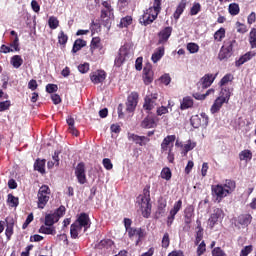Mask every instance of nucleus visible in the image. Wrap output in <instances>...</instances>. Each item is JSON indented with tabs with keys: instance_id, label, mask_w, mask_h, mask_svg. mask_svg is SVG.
Masks as SVG:
<instances>
[{
	"instance_id": "1",
	"label": "nucleus",
	"mask_w": 256,
	"mask_h": 256,
	"mask_svg": "<svg viewBox=\"0 0 256 256\" xmlns=\"http://www.w3.org/2000/svg\"><path fill=\"white\" fill-rule=\"evenodd\" d=\"M235 181L226 180L224 184L212 185V197H215L217 203H221L225 197L235 191Z\"/></svg>"
},
{
	"instance_id": "2",
	"label": "nucleus",
	"mask_w": 256,
	"mask_h": 256,
	"mask_svg": "<svg viewBox=\"0 0 256 256\" xmlns=\"http://www.w3.org/2000/svg\"><path fill=\"white\" fill-rule=\"evenodd\" d=\"M89 227H91V219H89V215L87 213H81L70 227V235L72 239H77L79 233H81L83 229L85 233Z\"/></svg>"
},
{
	"instance_id": "3",
	"label": "nucleus",
	"mask_w": 256,
	"mask_h": 256,
	"mask_svg": "<svg viewBox=\"0 0 256 256\" xmlns=\"http://www.w3.org/2000/svg\"><path fill=\"white\" fill-rule=\"evenodd\" d=\"M159 13H161V0H154L153 7L144 11V14L139 19V23L147 27V25H151L157 19Z\"/></svg>"
},
{
	"instance_id": "4",
	"label": "nucleus",
	"mask_w": 256,
	"mask_h": 256,
	"mask_svg": "<svg viewBox=\"0 0 256 256\" xmlns=\"http://www.w3.org/2000/svg\"><path fill=\"white\" fill-rule=\"evenodd\" d=\"M100 19L103 27H106V29L109 31V29H111V24L115 19V15L113 14V7L111 6L110 2H102Z\"/></svg>"
},
{
	"instance_id": "5",
	"label": "nucleus",
	"mask_w": 256,
	"mask_h": 256,
	"mask_svg": "<svg viewBox=\"0 0 256 256\" xmlns=\"http://www.w3.org/2000/svg\"><path fill=\"white\" fill-rule=\"evenodd\" d=\"M151 192L149 191V187L144 188L143 195H139L137 197V203L140 205L142 209V215L146 219H149L151 215Z\"/></svg>"
},
{
	"instance_id": "6",
	"label": "nucleus",
	"mask_w": 256,
	"mask_h": 256,
	"mask_svg": "<svg viewBox=\"0 0 256 256\" xmlns=\"http://www.w3.org/2000/svg\"><path fill=\"white\" fill-rule=\"evenodd\" d=\"M229 99H231V90L227 87L222 88L220 96L215 99L210 108L212 115L219 113V111H221V107H223L225 103H229Z\"/></svg>"
},
{
	"instance_id": "7",
	"label": "nucleus",
	"mask_w": 256,
	"mask_h": 256,
	"mask_svg": "<svg viewBox=\"0 0 256 256\" xmlns=\"http://www.w3.org/2000/svg\"><path fill=\"white\" fill-rule=\"evenodd\" d=\"M49 195H51V189H49V186L43 185L39 188L37 197H38V209H45V206L47 203H49Z\"/></svg>"
},
{
	"instance_id": "8",
	"label": "nucleus",
	"mask_w": 256,
	"mask_h": 256,
	"mask_svg": "<svg viewBox=\"0 0 256 256\" xmlns=\"http://www.w3.org/2000/svg\"><path fill=\"white\" fill-rule=\"evenodd\" d=\"M128 57H131V50L127 46H122L114 60L115 67H121L127 61Z\"/></svg>"
},
{
	"instance_id": "9",
	"label": "nucleus",
	"mask_w": 256,
	"mask_h": 256,
	"mask_svg": "<svg viewBox=\"0 0 256 256\" xmlns=\"http://www.w3.org/2000/svg\"><path fill=\"white\" fill-rule=\"evenodd\" d=\"M223 217H225V213L221 210V208H215L207 221V226L210 229H213V227H215L219 221H223Z\"/></svg>"
},
{
	"instance_id": "10",
	"label": "nucleus",
	"mask_w": 256,
	"mask_h": 256,
	"mask_svg": "<svg viewBox=\"0 0 256 256\" xmlns=\"http://www.w3.org/2000/svg\"><path fill=\"white\" fill-rule=\"evenodd\" d=\"M192 127L199 129V127H207L209 125V117L207 114L202 113L201 116H192L190 119Z\"/></svg>"
},
{
	"instance_id": "11",
	"label": "nucleus",
	"mask_w": 256,
	"mask_h": 256,
	"mask_svg": "<svg viewBox=\"0 0 256 256\" xmlns=\"http://www.w3.org/2000/svg\"><path fill=\"white\" fill-rule=\"evenodd\" d=\"M157 97H159L157 93H152L145 97V102L143 105V108L145 109V111L149 112V111H152V109H155V107H157L158 105Z\"/></svg>"
},
{
	"instance_id": "12",
	"label": "nucleus",
	"mask_w": 256,
	"mask_h": 256,
	"mask_svg": "<svg viewBox=\"0 0 256 256\" xmlns=\"http://www.w3.org/2000/svg\"><path fill=\"white\" fill-rule=\"evenodd\" d=\"M137 103H139V94L137 92H132L126 102V111L128 113H133L137 107Z\"/></svg>"
},
{
	"instance_id": "13",
	"label": "nucleus",
	"mask_w": 256,
	"mask_h": 256,
	"mask_svg": "<svg viewBox=\"0 0 256 256\" xmlns=\"http://www.w3.org/2000/svg\"><path fill=\"white\" fill-rule=\"evenodd\" d=\"M175 139H177L175 135L166 136L161 143V152L167 153V151H173Z\"/></svg>"
},
{
	"instance_id": "14",
	"label": "nucleus",
	"mask_w": 256,
	"mask_h": 256,
	"mask_svg": "<svg viewBox=\"0 0 256 256\" xmlns=\"http://www.w3.org/2000/svg\"><path fill=\"white\" fill-rule=\"evenodd\" d=\"M75 175L80 185H85V183H87V176L85 174V163L80 162L79 164H77L75 168Z\"/></svg>"
},
{
	"instance_id": "15",
	"label": "nucleus",
	"mask_w": 256,
	"mask_h": 256,
	"mask_svg": "<svg viewBox=\"0 0 256 256\" xmlns=\"http://www.w3.org/2000/svg\"><path fill=\"white\" fill-rule=\"evenodd\" d=\"M128 140L132 141L136 145H139L140 147H145V145L151 141V139H149L147 136H139L133 133H128Z\"/></svg>"
},
{
	"instance_id": "16",
	"label": "nucleus",
	"mask_w": 256,
	"mask_h": 256,
	"mask_svg": "<svg viewBox=\"0 0 256 256\" xmlns=\"http://www.w3.org/2000/svg\"><path fill=\"white\" fill-rule=\"evenodd\" d=\"M153 66L151 63H147L143 68V82L145 85L153 83Z\"/></svg>"
},
{
	"instance_id": "17",
	"label": "nucleus",
	"mask_w": 256,
	"mask_h": 256,
	"mask_svg": "<svg viewBox=\"0 0 256 256\" xmlns=\"http://www.w3.org/2000/svg\"><path fill=\"white\" fill-rule=\"evenodd\" d=\"M172 33H173V27H171V26H167L164 29H162L158 33V39H159L158 43L160 45L167 43V41H169V37H171Z\"/></svg>"
},
{
	"instance_id": "18",
	"label": "nucleus",
	"mask_w": 256,
	"mask_h": 256,
	"mask_svg": "<svg viewBox=\"0 0 256 256\" xmlns=\"http://www.w3.org/2000/svg\"><path fill=\"white\" fill-rule=\"evenodd\" d=\"M90 79L92 83L95 85H99V83H103L105 79H107V73L105 70H97L90 74Z\"/></svg>"
},
{
	"instance_id": "19",
	"label": "nucleus",
	"mask_w": 256,
	"mask_h": 256,
	"mask_svg": "<svg viewBox=\"0 0 256 256\" xmlns=\"http://www.w3.org/2000/svg\"><path fill=\"white\" fill-rule=\"evenodd\" d=\"M127 233L130 239H132V237H138L136 245H139V241L145 237V231L141 228H130L128 229Z\"/></svg>"
},
{
	"instance_id": "20",
	"label": "nucleus",
	"mask_w": 256,
	"mask_h": 256,
	"mask_svg": "<svg viewBox=\"0 0 256 256\" xmlns=\"http://www.w3.org/2000/svg\"><path fill=\"white\" fill-rule=\"evenodd\" d=\"M251 221H253L251 214H241L236 219L237 224L244 227L251 225Z\"/></svg>"
},
{
	"instance_id": "21",
	"label": "nucleus",
	"mask_w": 256,
	"mask_h": 256,
	"mask_svg": "<svg viewBox=\"0 0 256 256\" xmlns=\"http://www.w3.org/2000/svg\"><path fill=\"white\" fill-rule=\"evenodd\" d=\"M195 217V209L193 206H188L184 211V222L186 225H191L193 218Z\"/></svg>"
},
{
	"instance_id": "22",
	"label": "nucleus",
	"mask_w": 256,
	"mask_h": 256,
	"mask_svg": "<svg viewBox=\"0 0 256 256\" xmlns=\"http://www.w3.org/2000/svg\"><path fill=\"white\" fill-rule=\"evenodd\" d=\"M217 74H205L204 77L201 78L202 87L207 89V87H211L213 85V81H215Z\"/></svg>"
},
{
	"instance_id": "23",
	"label": "nucleus",
	"mask_w": 256,
	"mask_h": 256,
	"mask_svg": "<svg viewBox=\"0 0 256 256\" xmlns=\"http://www.w3.org/2000/svg\"><path fill=\"white\" fill-rule=\"evenodd\" d=\"M255 55L256 53L253 51L247 52L236 61V67H241V65L247 63V61H251L252 57H255Z\"/></svg>"
},
{
	"instance_id": "24",
	"label": "nucleus",
	"mask_w": 256,
	"mask_h": 256,
	"mask_svg": "<svg viewBox=\"0 0 256 256\" xmlns=\"http://www.w3.org/2000/svg\"><path fill=\"white\" fill-rule=\"evenodd\" d=\"M163 55H165V48L164 47H159L157 50L152 54V61L153 63H157L158 61H161L163 58Z\"/></svg>"
},
{
	"instance_id": "25",
	"label": "nucleus",
	"mask_w": 256,
	"mask_h": 256,
	"mask_svg": "<svg viewBox=\"0 0 256 256\" xmlns=\"http://www.w3.org/2000/svg\"><path fill=\"white\" fill-rule=\"evenodd\" d=\"M185 7H187V1L182 0L179 5L176 8V11L174 12V19H179L181 15H183V11H185Z\"/></svg>"
},
{
	"instance_id": "26",
	"label": "nucleus",
	"mask_w": 256,
	"mask_h": 256,
	"mask_svg": "<svg viewBox=\"0 0 256 256\" xmlns=\"http://www.w3.org/2000/svg\"><path fill=\"white\" fill-rule=\"evenodd\" d=\"M58 221H59V219L54 213L47 214L45 216V225H46V227H53V225H55V223H57Z\"/></svg>"
},
{
	"instance_id": "27",
	"label": "nucleus",
	"mask_w": 256,
	"mask_h": 256,
	"mask_svg": "<svg viewBox=\"0 0 256 256\" xmlns=\"http://www.w3.org/2000/svg\"><path fill=\"white\" fill-rule=\"evenodd\" d=\"M155 125V119L150 116L146 117L141 123V127H143V129H153Z\"/></svg>"
},
{
	"instance_id": "28",
	"label": "nucleus",
	"mask_w": 256,
	"mask_h": 256,
	"mask_svg": "<svg viewBox=\"0 0 256 256\" xmlns=\"http://www.w3.org/2000/svg\"><path fill=\"white\" fill-rule=\"evenodd\" d=\"M239 159L240 161H245L246 163H249L251 159H253V153L251 150H243L239 153Z\"/></svg>"
},
{
	"instance_id": "29",
	"label": "nucleus",
	"mask_w": 256,
	"mask_h": 256,
	"mask_svg": "<svg viewBox=\"0 0 256 256\" xmlns=\"http://www.w3.org/2000/svg\"><path fill=\"white\" fill-rule=\"evenodd\" d=\"M10 64L12 67H14V69H19V67L23 65V58L19 55H14L10 59Z\"/></svg>"
},
{
	"instance_id": "30",
	"label": "nucleus",
	"mask_w": 256,
	"mask_h": 256,
	"mask_svg": "<svg viewBox=\"0 0 256 256\" xmlns=\"http://www.w3.org/2000/svg\"><path fill=\"white\" fill-rule=\"evenodd\" d=\"M97 249H111L113 247V240L104 239L97 244Z\"/></svg>"
},
{
	"instance_id": "31",
	"label": "nucleus",
	"mask_w": 256,
	"mask_h": 256,
	"mask_svg": "<svg viewBox=\"0 0 256 256\" xmlns=\"http://www.w3.org/2000/svg\"><path fill=\"white\" fill-rule=\"evenodd\" d=\"M85 45H87V42L83 39H77L74 42L73 48H72V53H77V51H81V49H83V47H85Z\"/></svg>"
},
{
	"instance_id": "32",
	"label": "nucleus",
	"mask_w": 256,
	"mask_h": 256,
	"mask_svg": "<svg viewBox=\"0 0 256 256\" xmlns=\"http://www.w3.org/2000/svg\"><path fill=\"white\" fill-rule=\"evenodd\" d=\"M193 107V99L191 97H184L181 105H180V109L185 110V109H189Z\"/></svg>"
},
{
	"instance_id": "33",
	"label": "nucleus",
	"mask_w": 256,
	"mask_h": 256,
	"mask_svg": "<svg viewBox=\"0 0 256 256\" xmlns=\"http://www.w3.org/2000/svg\"><path fill=\"white\" fill-rule=\"evenodd\" d=\"M231 54H232V52H230L229 50H226V48H224L222 46V48L220 49V52L218 54V59L220 61H223L225 59H229V57H231Z\"/></svg>"
},
{
	"instance_id": "34",
	"label": "nucleus",
	"mask_w": 256,
	"mask_h": 256,
	"mask_svg": "<svg viewBox=\"0 0 256 256\" xmlns=\"http://www.w3.org/2000/svg\"><path fill=\"white\" fill-rule=\"evenodd\" d=\"M181 207H183V201L178 200L177 202L174 203L173 208L170 210V215L174 216L181 211Z\"/></svg>"
},
{
	"instance_id": "35",
	"label": "nucleus",
	"mask_w": 256,
	"mask_h": 256,
	"mask_svg": "<svg viewBox=\"0 0 256 256\" xmlns=\"http://www.w3.org/2000/svg\"><path fill=\"white\" fill-rule=\"evenodd\" d=\"M53 161H48V169H53V167H59V152H55L53 157Z\"/></svg>"
},
{
	"instance_id": "36",
	"label": "nucleus",
	"mask_w": 256,
	"mask_h": 256,
	"mask_svg": "<svg viewBox=\"0 0 256 256\" xmlns=\"http://www.w3.org/2000/svg\"><path fill=\"white\" fill-rule=\"evenodd\" d=\"M6 231H5V235L7 237V239H11V235H13V220L9 221V219H6Z\"/></svg>"
},
{
	"instance_id": "37",
	"label": "nucleus",
	"mask_w": 256,
	"mask_h": 256,
	"mask_svg": "<svg viewBox=\"0 0 256 256\" xmlns=\"http://www.w3.org/2000/svg\"><path fill=\"white\" fill-rule=\"evenodd\" d=\"M34 169L39 173H45V160H37L34 163Z\"/></svg>"
},
{
	"instance_id": "38",
	"label": "nucleus",
	"mask_w": 256,
	"mask_h": 256,
	"mask_svg": "<svg viewBox=\"0 0 256 256\" xmlns=\"http://www.w3.org/2000/svg\"><path fill=\"white\" fill-rule=\"evenodd\" d=\"M215 41L221 42L225 39V28H220L214 33Z\"/></svg>"
},
{
	"instance_id": "39",
	"label": "nucleus",
	"mask_w": 256,
	"mask_h": 256,
	"mask_svg": "<svg viewBox=\"0 0 256 256\" xmlns=\"http://www.w3.org/2000/svg\"><path fill=\"white\" fill-rule=\"evenodd\" d=\"M249 42L252 49H256V29L253 28L250 32Z\"/></svg>"
},
{
	"instance_id": "40",
	"label": "nucleus",
	"mask_w": 256,
	"mask_h": 256,
	"mask_svg": "<svg viewBox=\"0 0 256 256\" xmlns=\"http://www.w3.org/2000/svg\"><path fill=\"white\" fill-rule=\"evenodd\" d=\"M67 41H69V37L67 36V34H65V32L63 31H60L58 35V43L60 45H67Z\"/></svg>"
},
{
	"instance_id": "41",
	"label": "nucleus",
	"mask_w": 256,
	"mask_h": 256,
	"mask_svg": "<svg viewBox=\"0 0 256 256\" xmlns=\"http://www.w3.org/2000/svg\"><path fill=\"white\" fill-rule=\"evenodd\" d=\"M48 25L50 29H57L59 27V20L55 16H51L48 20Z\"/></svg>"
},
{
	"instance_id": "42",
	"label": "nucleus",
	"mask_w": 256,
	"mask_h": 256,
	"mask_svg": "<svg viewBox=\"0 0 256 256\" xmlns=\"http://www.w3.org/2000/svg\"><path fill=\"white\" fill-rule=\"evenodd\" d=\"M201 11V4L199 2H195L190 9V15L195 16Z\"/></svg>"
},
{
	"instance_id": "43",
	"label": "nucleus",
	"mask_w": 256,
	"mask_h": 256,
	"mask_svg": "<svg viewBox=\"0 0 256 256\" xmlns=\"http://www.w3.org/2000/svg\"><path fill=\"white\" fill-rule=\"evenodd\" d=\"M228 11H229L230 15H239V11H240L239 4H235V3L230 4Z\"/></svg>"
},
{
	"instance_id": "44",
	"label": "nucleus",
	"mask_w": 256,
	"mask_h": 256,
	"mask_svg": "<svg viewBox=\"0 0 256 256\" xmlns=\"http://www.w3.org/2000/svg\"><path fill=\"white\" fill-rule=\"evenodd\" d=\"M187 49L189 53H192V54L199 53V46L197 45V43H193V42L188 43Z\"/></svg>"
},
{
	"instance_id": "45",
	"label": "nucleus",
	"mask_w": 256,
	"mask_h": 256,
	"mask_svg": "<svg viewBox=\"0 0 256 256\" xmlns=\"http://www.w3.org/2000/svg\"><path fill=\"white\" fill-rule=\"evenodd\" d=\"M195 147H197V143L188 140L187 143L184 145V151L185 153H189V151H193V149H195Z\"/></svg>"
},
{
	"instance_id": "46",
	"label": "nucleus",
	"mask_w": 256,
	"mask_h": 256,
	"mask_svg": "<svg viewBox=\"0 0 256 256\" xmlns=\"http://www.w3.org/2000/svg\"><path fill=\"white\" fill-rule=\"evenodd\" d=\"M39 233H44L45 235H53V233H55V229L51 228V226H41Z\"/></svg>"
},
{
	"instance_id": "47",
	"label": "nucleus",
	"mask_w": 256,
	"mask_h": 256,
	"mask_svg": "<svg viewBox=\"0 0 256 256\" xmlns=\"http://www.w3.org/2000/svg\"><path fill=\"white\" fill-rule=\"evenodd\" d=\"M132 22H133V18H131V16H126L121 19L120 27H129V25H131Z\"/></svg>"
},
{
	"instance_id": "48",
	"label": "nucleus",
	"mask_w": 256,
	"mask_h": 256,
	"mask_svg": "<svg viewBox=\"0 0 256 256\" xmlns=\"http://www.w3.org/2000/svg\"><path fill=\"white\" fill-rule=\"evenodd\" d=\"M231 81H233V75L231 74H226L220 81V86L221 87H225V85H227V83H231Z\"/></svg>"
},
{
	"instance_id": "49",
	"label": "nucleus",
	"mask_w": 256,
	"mask_h": 256,
	"mask_svg": "<svg viewBox=\"0 0 256 256\" xmlns=\"http://www.w3.org/2000/svg\"><path fill=\"white\" fill-rule=\"evenodd\" d=\"M161 177H162V179L169 181L171 179V169H169V168L162 169Z\"/></svg>"
},
{
	"instance_id": "50",
	"label": "nucleus",
	"mask_w": 256,
	"mask_h": 256,
	"mask_svg": "<svg viewBox=\"0 0 256 256\" xmlns=\"http://www.w3.org/2000/svg\"><path fill=\"white\" fill-rule=\"evenodd\" d=\"M8 203H10L12 207H17V205H19V198L13 196V194H9Z\"/></svg>"
},
{
	"instance_id": "51",
	"label": "nucleus",
	"mask_w": 256,
	"mask_h": 256,
	"mask_svg": "<svg viewBox=\"0 0 256 256\" xmlns=\"http://www.w3.org/2000/svg\"><path fill=\"white\" fill-rule=\"evenodd\" d=\"M237 43L235 40H228L225 42L224 46H222L224 49L229 50L231 53H233V46Z\"/></svg>"
},
{
	"instance_id": "52",
	"label": "nucleus",
	"mask_w": 256,
	"mask_h": 256,
	"mask_svg": "<svg viewBox=\"0 0 256 256\" xmlns=\"http://www.w3.org/2000/svg\"><path fill=\"white\" fill-rule=\"evenodd\" d=\"M205 251H207V247L205 245V241H202L197 248V256H201L203 255V253H205Z\"/></svg>"
},
{
	"instance_id": "53",
	"label": "nucleus",
	"mask_w": 256,
	"mask_h": 256,
	"mask_svg": "<svg viewBox=\"0 0 256 256\" xmlns=\"http://www.w3.org/2000/svg\"><path fill=\"white\" fill-rule=\"evenodd\" d=\"M11 107V101L6 100L3 102H0V112L7 111Z\"/></svg>"
},
{
	"instance_id": "54",
	"label": "nucleus",
	"mask_w": 256,
	"mask_h": 256,
	"mask_svg": "<svg viewBox=\"0 0 256 256\" xmlns=\"http://www.w3.org/2000/svg\"><path fill=\"white\" fill-rule=\"evenodd\" d=\"M169 244H170L169 233H165L162 238V247L164 249H167V247H169Z\"/></svg>"
},
{
	"instance_id": "55",
	"label": "nucleus",
	"mask_w": 256,
	"mask_h": 256,
	"mask_svg": "<svg viewBox=\"0 0 256 256\" xmlns=\"http://www.w3.org/2000/svg\"><path fill=\"white\" fill-rule=\"evenodd\" d=\"M54 215L56 217H58V221L59 219H61V217H63V215H65V206H60L55 212Z\"/></svg>"
},
{
	"instance_id": "56",
	"label": "nucleus",
	"mask_w": 256,
	"mask_h": 256,
	"mask_svg": "<svg viewBox=\"0 0 256 256\" xmlns=\"http://www.w3.org/2000/svg\"><path fill=\"white\" fill-rule=\"evenodd\" d=\"M10 47L14 49V51H20L19 48V36H16L14 40L11 42Z\"/></svg>"
},
{
	"instance_id": "57",
	"label": "nucleus",
	"mask_w": 256,
	"mask_h": 256,
	"mask_svg": "<svg viewBox=\"0 0 256 256\" xmlns=\"http://www.w3.org/2000/svg\"><path fill=\"white\" fill-rule=\"evenodd\" d=\"M166 207H167V202L166 201L159 202L158 212H159L160 215H165V208Z\"/></svg>"
},
{
	"instance_id": "58",
	"label": "nucleus",
	"mask_w": 256,
	"mask_h": 256,
	"mask_svg": "<svg viewBox=\"0 0 256 256\" xmlns=\"http://www.w3.org/2000/svg\"><path fill=\"white\" fill-rule=\"evenodd\" d=\"M103 166L105 167V169H107V171H111V169H113V163H111V159L104 158Z\"/></svg>"
},
{
	"instance_id": "59",
	"label": "nucleus",
	"mask_w": 256,
	"mask_h": 256,
	"mask_svg": "<svg viewBox=\"0 0 256 256\" xmlns=\"http://www.w3.org/2000/svg\"><path fill=\"white\" fill-rule=\"evenodd\" d=\"M31 8L34 11V13H39L41 11V6L39 5V2L36 0L31 1Z\"/></svg>"
},
{
	"instance_id": "60",
	"label": "nucleus",
	"mask_w": 256,
	"mask_h": 256,
	"mask_svg": "<svg viewBox=\"0 0 256 256\" xmlns=\"http://www.w3.org/2000/svg\"><path fill=\"white\" fill-rule=\"evenodd\" d=\"M251 251H253V246L251 245L246 246L241 250L240 256H247L249 255V253H251Z\"/></svg>"
},
{
	"instance_id": "61",
	"label": "nucleus",
	"mask_w": 256,
	"mask_h": 256,
	"mask_svg": "<svg viewBox=\"0 0 256 256\" xmlns=\"http://www.w3.org/2000/svg\"><path fill=\"white\" fill-rule=\"evenodd\" d=\"M203 239V230H197L196 231V238H195V245H198L201 243Z\"/></svg>"
},
{
	"instance_id": "62",
	"label": "nucleus",
	"mask_w": 256,
	"mask_h": 256,
	"mask_svg": "<svg viewBox=\"0 0 256 256\" xmlns=\"http://www.w3.org/2000/svg\"><path fill=\"white\" fill-rule=\"evenodd\" d=\"M78 71L80 73H87L89 71V63L80 64L78 66Z\"/></svg>"
},
{
	"instance_id": "63",
	"label": "nucleus",
	"mask_w": 256,
	"mask_h": 256,
	"mask_svg": "<svg viewBox=\"0 0 256 256\" xmlns=\"http://www.w3.org/2000/svg\"><path fill=\"white\" fill-rule=\"evenodd\" d=\"M57 89H59V88L55 84H48L46 86L47 93H56Z\"/></svg>"
},
{
	"instance_id": "64",
	"label": "nucleus",
	"mask_w": 256,
	"mask_h": 256,
	"mask_svg": "<svg viewBox=\"0 0 256 256\" xmlns=\"http://www.w3.org/2000/svg\"><path fill=\"white\" fill-rule=\"evenodd\" d=\"M212 256H227L221 248H214L212 251Z\"/></svg>"
}]
</instances>
